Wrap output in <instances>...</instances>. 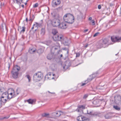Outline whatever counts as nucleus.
I'll return each mask as SVG.
<instances>
[{
	"label": "nucleus",
	"mask_w": 121,
	"mask_h": 121,
	"mask_svg": "<svg viewBox=\"0 0 121 121\" xmlns=\"http://www.w3.org/2000/svg\"><path fill=\"white\" fill-rule=\"evenodd\" d=\"M25 28L24 27H21L20 26L18 27V30L21 33H23L25 30Z\"/></svg>",
	"instance_id": "obj_19"
},
{
	"label": "nucleus",
	"mask_w": 121,
	"mask_h": 121,
	"mask_svg": "<svg viewBox=\"0 0 121 121\" xmlns=\"http://www.w3.org/2000/svg\"><path fill=\"white\" fill-rule=\"evenodd\" d=\"M64 37L61 35H56L53 36V38L55 41H59L61 42Z\"/></svg>",
	"instance_id": "obj_6"
},
{
	"label": "nucleus",
	"mask_w": 121,
	"mask_h": 121,
	"mask_svg": "<svg viewBox=\"0 0 121 121\" xmlns=\"http://www.w3.org/2000/svg\"><path fill=\"white\" fill-rule=\"evenodd\" d=\"M103 25H104V26H105L106 27L107 26V25L105 23Z\"/></svg>",
	"instance_id": "obj_54"
},
{
	"label": "nucleus",
	"mask_w": 121,
	"mask_h": 121,
	"mask_svg": "<svg viewBox=\"0 0 121 121\" xmlns=\"http://www.w3.org/2000/svg\"><path fill=\"white\" fill-rule=\"evenodd\" d=\"M38 5V3H36L33 5V7L34 8H35L37 7Z\"/></svg>",
	"instance_id": "obj_41"
},
{
	"label": "nucleus",
	"mask_w": 121,
	"mask_h": 121,
	"mask_svg": "<svg viewBox=\"0 0 121 121\" xmlns=\"http://www.w3.org/2000/svg\"><path fill=\"white\" fill-rule=\"evenodd\" d=\"M4 91V89L3 88H0V94H2L3 93Z\"/></svg>",
	"instance_id": "obj_39"
},
{
	"label": "nucleus",
	"mask_w": 121,
	"mask_h": 121,
	"mask_svg": "<svg viewBox=\"0 0 121 121\" xmlns=\"http://www.w3.org/2000/svg\"><path fill=\"white\" fill-rule=\"evenodd\" d=\"M77 119L78 121H83L87 120L86 118L82 116H78L77 118Z\"/></svg>",
	"instance_id": "obj_15"
},
{
	"label": "nucleus",
	"mask_w": 121,
	"mask_h": 121,
	"mask_svg": "<svg viewBox=\"0 0 121 121\" xmlns=\"http://www.w3.org/2000/svg\"><path fill=\"white\" fill-rule=\"evenodd\" d=\"M91 21L92 22V25H95V21L93 20H92Z\"/></svg>",
	"instance_id": "obj_48"
},
{
	"label": "nucleus",
	"mask_w": 121,
	"mask_h": 121,
	"mask_svg": "<svg viewBox=\"0 0 121 121\" xmlns=\"http://www.w3.org/2000/svg\"><path fill=\"white\" fill-rule=\"evenodd\" d=\"M88 30L87 29L85 30H84V31L85 32H86L87 31H88Z\"/></svg>",
	"instance_id": "obj_52"
},
{
	"label": "nucleus",
	"mask_w": 121,
	"mask_h": 121,
	"mask_svg": "<svg viewBox=\"0 0 121 121\" xmlns=\"http://www.w3.org/2000/svg\"><path fill=\"white\" fill-rule=\"evenodd\" d=\"M99 34V32H97V33H95L94 35V37H95L97 36L98 34Z\"/></svg>",
	"instance_id": "obj_46"
},
{
	"label": "nucleus",
	"mask_w": 121,
	"mask_h": 121,
	"mask_svg": "<svg viewBox=\"0 0 121 121\" xmlns=\"http://www.w3.org/2000/svg\"><path fill=\"white\" fill-rule=\"evenodd\" d=\"M63 50L66 51H67V53L68 54L69 52V50L68 48H63Z\"/></svg>",
	"instance_id": "obj_40"
},
{
	"label": "nucleus",
	"mask_w": 121,
	"mask_h": 121,
	"mask_svg": "<svg viewBox=\"0 0 121 121\" xmlns=\"http://www.w3.org/2000/svg\"><path fill=\"white\" fill-rule=\"evenodd\" d=\"M80 56V54L79 53H76V57H78Z\"/></svg>",
	"instance_id": "obj_49"
},
{
	"label": "nucleus",
	"mask_w": 121,
	"mask_h": 121,
	"mask_svg": "<svg viewBox=\"0 0 121 121\" xmlns=\"http://www.w3.org/2000/svg\"><path fill=\"white\" fill-rule=\"evenodd\" d=\"M53 78H54L52 77V79H53Z\"/></svg>",
	"instance_id": "obj_63"
},
{
	"label": "nucleus",
	"mask_w": 121,
	"mask_h": 121,
	"mask_svg": "<svg viewBox=\"0 0 121 121\" xmlns=\"http://www.w3.org/2000/svg\"><path fill=\"white\" fill-rule=\"evenodd\" d=\"M52 33L54 35H56L57 32V30L56 29H53L52 30Z\"/></svg>",
	"instance_id": "obj_32"
},
{
	"label": "nucleus",
	"mask_w": 121,
	"mask_h": 121,
	"mask_svg": "<svg viewBox=\"0 0 121 121\" xmlns=\"http://www.w3.org/2000/svg\"><path fill=\"white\" fill-rule=\"evenodd\" d=\"M26 76L28 79L29 82H30L31 80V78L30 76L29 75H26Z\"/></svg>",
	"instance_id": "obj_38"
},
{
	"label": "nucleus",
	"mask_w": 121,
	"mask_h": 121,
	"mask_svg": "<svg viewBox=\"0 0 121 121\" xmlns=\"http://www.w3.org/2000/svg\"><path fill=\"white\" fill-rule=\"evenodd\" d=\"M9 117H4L3 118V119H8V118H9Z\"/></svg>",
	"instance_id": "obj_53"
},
{
	"label": "nucleus",
	"mask_w": 121,
	"mask_h": 121,
	"mask_svg": "<svg viewBox=\"0 0 121 121\" xmlns=\"http://www.w3.org/2000/svg\"><path fill=\"white\" fill-rule=\"evenodd\" d=\"M49 114L48 113H43L42 114V116L43 117H49Z\"/></svg>",
	"instance_id": "obj_27"
},
{
	"label": "nucleus",
	"mask_w": 121,
	"mask_h": 121,
	"mask_svg": "<svg viewBox=\"0 0 121 121\" xmlns=\"http://www.w3.org/2000/svg\"><path fill=\"white\" fill-rule=\"evenodd\" d=\"M89 81H88V80H86L85 81V83H82V86H83L85 85Z\"/></svg>",
	"instance_id": "obj_45"
},
{
	"label": "nucleus",
	"mask_w": 121,
	"mask_h": 121,
	"mask_svg": "<svg viewBox=\"0 0 121 121\" xmlns=\"http://www.w3.org/2000/svg\"><path fill=\"white\" fill-rule=\"evenodd\" d=\"M8 95L7 92H4L2 93L1 97H0V106H1L2 103L3 104L6 102L8 99H9Z\"/></svg>",
	"instance_id": "obj_2"
},
{
	"label": "nucleus",
	"mask_w": 121,
	"mask_h": 121,
	"mask_svg": "<svg viewBox=\"0 0 121 121\" xmlns=\"http://www.w3.org/2000/svg\"><path fill=\"white\" fill-rule=\"evenodd\" d=\"M64 20L66 22L72 23L74 22V17L70 13H67L63 17Z\"/></svg>",
	"instance_id": "obj_1"
},
{
	"label": "nucleus",
	"mask_w": 121,
	"mask_h": 121,
	"mask_svg": "<svg viewBox=\"0 0 121 121\" xmlns=\"http://www.w3.org/2000/svg\"><path fill=\"white\" fill-rule=\"evenodd\" d=\"M37 22H35V23L33 25L34 26V28H38V27L37 26Z\"/></svg>",
	"instance_id": "obj_44"
},
{
	"label": "nucleus",
	"mask_w": 121,
	"mask_h": 121,
	"mask_svg": "<svg viewBox=\"0 0 121 121\" xmlns=\"http://www.w3.org/2000/svg\"><path fill=\"white\" fill-rule=\"evenodd\" d=\"M34 27H34V26L33 25V27H32V28H31L32 29H33L34 28Z\"/></svg>",
	"instance_id": "obj_56"
},
{
	"label": "nucleus",
	"mask_w": 121,
	"mask_h": 121,
	"mask_svg": "<svg viewBox=\"0 0 121 121\" xmlns=\"http://www.w3.org/2000/svg\"><path fill=\"white\" fill-rule=\"evenodd\" d=\"M99 103V100L98 99L94 100L92 102V104L95 105H96L98 104Z\"/></svg>",
	"instance_id": "obj_30"
},
{
	"label": "nucleus",
	"mask_w": 121,
	"mask_h": 121,
	"mask_svg": "<svg viewBox=\"0 0 121 121\" xmlns=\"http://www.w3.org/2000/svg\"><path fill=\"white\" fill-rule=\"evenodd\" d=\"M48 92L49 93H53V94H54V93H51L50 92H49V91H48Z\"/></svg>",
	"instance_id": "obj_61"
},
{
	"label": "nucleus",
	"mask_w": 121,
	"mask_h": 121,
	"mask_svg": "<svg viewBox=\"0 0 121 121\" xmlns=\"http://www.w3.org/2000/svg\"><path fill=\"white\" fill-rule=\"evenodd\" d=\"M45 28H42L40 30V34L42 36H43L45 34Z\"/></svg>",
	"instance_id": "obj_23"
},
{
	"label": "nucleus",
	"mask_w": 121,
	"mask_h": 121,
	"mask_svg": "<svg viewBox=\"0 0 121 121\" xmlns=\"http://www.w3.org/2000/svg\"><path fill=\"white\" fill-rule=\"evenodd\" d=\"M110 6H112V4H110Z\"/></svg>",
	"instance_id": "obj_59"
},
{
	"label": "nucleus",
	"mask_w": 121,
	"mask_h": 121,
	"mask_svg": "<svg viewBox=\"0 0 121 121\" xmlns=\"http://www.w3.org/2000/svg\"><path fill=\"white\" fill-rule=\"evenodd\" d=\"M100 114L97 112H95L92 114V116L94 117H96L97 116H99L100 115Z\"/></svg>",
	"instance_id": "obj_29"
},
{
	"label": "nucleus",
	"mask_w": 121,
	"mask_h": 121,
	"mask_svg": "<svg viewBox=\"0 0 121 121\" xmlns=\"http://www.w3.org/2000/svg\"><path fill=\"white\" fill-rule=\"evenodd\" d=\"M85 109V106L83 105H79L78 106V108L76 109V111L78 112L82 111V110Z\"/></svg>",
	"instance_id": "obj_13"
},
{
	"label": "nucleus",
	"mask_w": 121,
	"mask_h": 121,
	"mask_svg": "<svg viewBox=\"0 0 121 121\" xmlns=\"http://www.w3.org/2000/svg\"><path fill=\"white\" fill-rule=\"evenodd\" d=\"M91 112H90V113H88V114H91Z\"/></svg>",
	"instance_id": "obj_62"
},
{
	"label": "nucleus",
	"mask_w": 121,
	"mask_h": 121,
	"mask_svg": "<svg viewBox=\"0 0 121 121\" xmlns=\"http://www.w3.org/2000/svg\"><path fill=\"white\" fill-rule=\"evenodd\" d=\"M35 18V16L34 15H33L31 17V16H30V18L29 20V21H31V22L33 21L34 20V19Z\"/></svg>",
	"instance_id": "obj_31"
},
{
	"label": "nucleus",
	"mask_w": 121,
	"mask_h": 121,
	"mask_svg": "<svg viewBox=\"0 0 121 121\" xmlns=\"http://www.w3.org/2000/svg\"><path fill=\"white\" fill-rule=\"evenodd\" d=\"M88 44H87L85 46V47L86 48L88 47Z\"/></svg>",
	"instance_id": "obj_57"
},
{
	"label": "nucleus",
	"mask_w": 121,
	"mask_h": 121,
	"mask_svg": "<svg viewBox=\"0 0 121 121\" xmlns=\"http://www.w3.org/2000/svg\"><path fill=\"white\" fill-rule=\"evenodd\" d=\"M37 25L38 27H41L42 25L41 23H37Z\"/></svg>",
	"instance_id": "obj_43"
},
{
	"label": "nucleus",
	"mask_w": 121,
	"mask_h": 121,
	"mask_svg": "<svg viewBox=\"0 0 121 121\" xmlns=\"http://www.w3.org/2000/svg\"><path fill=\"white\" fill-rule=\"evenodd\" d=\"M61 42L66 46H68L69 44V40L66 37L64 38Z\"/></svg>",
	"instance_id": "obj_9"
},
{
	"label": "nucleus",
	"mask_w": 121,
	"mask_h": 121,
	"mask_svg": "<svg viewBox=\"0 0 121 121\" xmlns=\"http://www.w3.org/2000/svg\"><path fill=\"white\" fill-rule=\"evenodd\" d=\"M35 49L33 48H30L29 49V52L30 53L33 54L35 52Z\"/></svg>",
	"instance_id": "obj_22"
},
{
	"label": "nucleus",
	"mask_w": 121,
	"mask_h": 121,
	"mask_svg": "<svg viewBox=\"0 0 121 121\" xmlns=\"http://www.w3.org/2000/svg\"><path fill=\"white\" fill-rule=\"evenodd\" d=\"M52 75L53 76H54L55 75L54 74H52V73H48L45 76V79H46L47 78V79H51V78H50V76Z\"/></svg>",
	"instance_id": "obj_21"
},
{
	"label": "nucleus",
	"mask_w": 121,
	"mask_h": 121,
	"mask_svg": "<svg viewBox=\"0 0 121 121\" xmlns=\"http://www.w3.org/2000/svg\"><path fill=\"white\" fill-rule=\"evenodd\" d=\"M109 114L107 113L105 116V117L106 119H108L110 118V116H109Z\"/></svg>",
	"instance_id": "obj_34"
},
{
	"label": "nucleus",
	"mask_w": 121,
	"mask_h": 121,
	"mask_svg": "<svg viewBox=\"0 0 121 121\" xmlns=\"http://www.w3.org/2000/svg\"><path fill=\"white\" fill-rule=\"evenodd\" d=\"M63 112L60 111H58L56 112H54L53 113V115H55V117H59L62 114Z\"/></svg>",
	"instance_id": "obj_18"
},
{
	"label": "nucleus",
	"mask_w": 121,
	"mask_h": 121,
	"mask_svg": "<svg viewBox=\"0 0 121 121\" xmlns=\"http://www.w3.org/2000/svg\"><path fill=\"white\" fill-rule=\"evenodd\" d=\"M26 21L27 22H28V18H26Z\"/></svg>",
	"instance_id": "obj_55"
},
{
	"label": "nucleus",
	"mask_w": 121,
	"mask_h": 121,
	"mask_svg": "<svg viewBox=\"0 0 121 121\" xmlns=\"http://www.w3.org/2000/svg\"><path fill=\"white\" fill-rule=\"evenodd\" d=\"M62 54L61 55L60 57H62Z\"/></svg>",
	"instance_id": "obj_60"
},
{
	"label": "nucleus",
	"mask_w": 121,
	"mask_h": 121,
	"mask_svg": "<svg viewBox=\"0 0 121 121\" xmlns=\"http://www.w3.org/2000/svg\"><path fill=\"white\" fill-rule=\"evenodd\" d=\"M43 74L41 72L35 73L34 75L33 79L35 81H39L43 78Z\"/></svg>",
	"instance_id": "obj_3"
},
{
	"label": "nucleus",
	"mask_w": 121,
	"mask_h": 121,
	"mask_svg": "<svg viewBox=\"0 0 121 121\" xmlns=\"http://www.w3.org/2000/svg\"><path fill=\"white\" fill-rule=\"evenodd\" d=\"M56 65L54 64H52L50 66V68L52 69V71H54L55 69L56 68Z\"/></svg>",
	"instance_id": "obj_28"
},
{
	"label": "nucleus",
	"mask_w": 121,
	"mask_h": 121,
	"mask_svg": "<svg viewBox=\"0 0 121 121\" xmlns=\"http://www.w3.org/2000/svg\"><path fill=\"white\" fill-rule=\"evenodd\" d=\"M14 90L11 88L9 89L8 91V95H9V99L12 98L13 97H14V95H16L14 93Z\"/></svg>",
	"instance_id": "obj_8"
},
{
	"label": "nucleus",
	"mask_w": 121,
	"mask_h": 121,
	"mask_svg": "<svg viewBox=\"0 0 121 121\" xmlns=\"http://www.w3.org/2000/svg\"><path fill=\"white\" fill-rule=\"evenodd\" d=\"M20 89L18 88H17L16 89V91H15L14 90V93L16 95H14V97H15L18 94H19V93L20 92Z\"/></svg>",
	"instance_id": "obj_20"
},
{
	"label": "nucleus",
	"mask_w": 121,
	"mask_h": 121,
	"mask_svg": "<svg viewBox=\"0 0 121 121\" xmlns=\"http://www.w3.org/2000/svg\"><path fill=\"white\" fill-rule=\"evenodd\" d=\"M1 7V5L0 4V8Z\"/></svg>",
	"instance_id": "obj_64"
},
{
	"label": "nucleus",
	"mask_w": 121,
	"mask_h": 121,
	"mask_svg": "<svg viewBox=\"0 0 121 121\" xmlns=\"http://www.w3.org/2000/svg\"><path fill=\"white\" fill-rule=\"evenodd\" d=\"M43 51L42 49H38L37 51L38 53L39 54L43 52Z\"/></svg>",
	"instance_id": "obj_35"
},
{
	"label": "nucleus",
	"mask_w": 121,
	"mask_h": 121,
	"mask_svg": "<svg viewBox=\"0 0 121 121\" xmlns=\"http://www.w3.org/2000/svg\"><path fill=\"white\" fill-rule=\"evenodd\" d=\"M101 6L100 5H99L98 6V8L99 9H101Z\"/></svg>",
	"instance_id": "obj_50"
},
{
	"label": "nucleus",
	"mask_w": 121,
	"mask_h": 121,
	"mask_svg": "<svg viewBox=\"0 0 121 121\" xmlns=\"http://www.w3.org/2000/svg\"><path fill=\"white\" fill-rule=\"evenodd\" d=\"M84 18L83 16L82 13L80 12V15L78 16V18L79 20L81 19H82Z\"/></svg>",
	"instance_id": "obj_25"
},
{
	"label": "nucleus",
	"mask_w": 121,
	"mask_h": 121,
	"mask_svg": "<svg viewBox=\"0 0 121 121\" xmlns=\"http://www.w3.org/2000/svg\"><path fill=\"white\" fill-rule=\"evenodd\" d=\"M113 108L116 110L118 111H119L120 110V108L118 106H113Z\"/></svg>",
	"instance_id": "obj_33"
},
{
	"label": "nucleus",
	"mask_w": 121,
	"mask_h": 121,
	"mask_svg": "<svg viewBox=\"0 0 121 121\" xmlns=\"http://www.w3.org/2000/svg\"><path fill=\"white\" fill-rule=\"evenodd\" d=\"M13 1L14 3L15 2V1H16V3L20 6V5L22 2V0H13Z\"/></svg>",
	"instance_id": "obj_26"
},
{
	"label": "nucleus",
	"mask_w": 121,
	"mask_h": 121,
	"mask_svg": "<svg viewBox=\"0 0 121 121\" xmlns=\"http://www.w3.org/2000/svg\"><path fill=\"white\" fill-rule=\"evenodd\" d=\"M51 14L54 17H56V14L54 13V11H53V12L51 13Z\"/></svg>",
	"instance_id": "obj_42"
},
{
	"label": "nucleus",
	"mask_w": 121,
	"mask_h": 121,
	"mask_svg": "<svg viewBox=\"0 0 121 121\" xmlns=\"http://www.w3.org/2000/svg\"><path fill=\"white\" fill-rule=\"evenodd\" d=\"M20 69V68L19 66L16 65H14L12 71L19 72Z\"/></svg>",
	"instance_id": "obj_14"
},
{
	"label": "nucleus",
	"mask_w": 121,
	"mask_h": 121,
	"mask_svg": "<svg viewBox=\"0 0 121 121\" xmlns=\"http://www.w3.org/2000/svg\"><path fill=\"white\" fill-rule=\"evenodd\" d=\"M27 102L29 104H32L35 101V99H30L27 100Z\"/></svg>",
	"instance_id": "obj_24"
},
{
	"label": "nucleus",
	"mask_w": 121,
	"mask_h": 121,
	"mask_svg": "<svg viewBox=\"0 0 121 121\" xmlns=\"http://www.w3.org/2000/svg\"><path fill=\"white\" fill-rule=\"evenodd\" d=\"M97 75V73H95L92 74L90 76V78H89L88 79V81H91L92 79H94L95 77H96Z\"/></svg>",
	"instance_id": "obj_17"
},
{
	"label": "nucleus",
	"mask_w": 121,
	"mask_h": 121,
	"mask_svg": "<svg viewBox=\"0 0 121 121\" xmlns=\"http://www.w3.org/2000/svg\"><path fill=\"white\" fill-rule=\"evenodd\" d=\"M62 67L63 69H66L68 68V66L66 65V64H65V65H62Z\"/></svg>",
	"instance_id": "obj_37"
},
{
	"label": "nucleus",
	"mask_w": 121,
	"mask_h": 121,
	"mask_svg": "<svg viewBox=\"0 0 121 121\" xmlns=\"http://www.w3.org/2000/svg\"><path fill=\"white\" fill-rule=\"evenodd\" d=\"M12 74L13 77L14 78H17L19 74L18 72L12 71Z\"/></svg>",
	"instance_id": "obj_12"
},
{
	"label": "nucleus",
	"mask_w": 121,
	"mask_h": 121,
	"mask_svg": "<svg viewBox=\"0 0 121 121\" xmlns=\"http://www.w3.org/2000/svg\"><path fill=\"white\" fill-rule=\"evenodd\" d=\"M22 6L23 8L24 7V5H22Z\"/></svg>",
	"instance_id": "obj_58"
},
{
	"label": "nucleus",
	"mask_w": 121,
	"mask_h": 121,
	"mask_svg": "<svg viewBox=\"0 0 121 121\" xmlns=\"http://www.w3.org/2000/svg\"><path fill=\"white\" fill-rule=\"evenodd\" d=\"M52 24L54 27H59L60 24V21L58 19H54L52 20Z\"/></svg>",
	"instance_id": "obj_5"
},
{
	"label": "nucleus",
	"mask_w": 121,
	"mask_h": 121,
	"mask_svg": "<svg viewBox=\"0 0 121 121\" xmlns=\"http://www.w3.org/2000/svg\"><path fill=\"white\" fill-rule=\"evenodd\" d=\"M67 27L66 24L65 22L60 23L58 28L62 29H65Z\"/></svg>",
	"instance_id": "obj_10"
},
{
	"label": "nucleus",
	"mask_w": 121,
	"mask_h": 121,
	"mask_svg": "<svg viewBox=\"0 0 121 121\" xmlns=\"http://www.w3.org/2000/svg\"><path fill=\"white\" fill-rule=\"evenodd\" d=\"M111 39L112 42H119L121 41V36H112L111 37Z\"/></svg>",
	"instance_id": "obj_7"
},
{
	"label": "nucleus",
	"mask_w": 121,
	"mask_h": 121,
	"mask_svg": "<svg viewBox=\"0 0 121 121\" xmlns=\"http://www.w3.org/2000/svg\"><path fill=\"white\" fill-rule=\"evenodd\" d=\"M55 45L57 47V48H60V44L58 42H56L55 43Z\"/></svg>",
	"instance_id": "obj_36"
},
{
	"label": "nucleus",
	"mask_w": 121,
	"mask_h": 121,
	"mask_svg": "<svg viewBox=\"0 0 121 121\" xmlns=\"http://www.w3.org/2000/svg\"><path fill=\"white\" fill-rule=\"evenodd\" d=\"M55 56L54 53H51L49 54L47 56L48 59L51 60Z\"/></svg>",
	"instance_id": "obj_16"
},
{
	"label": "nucleus",
	"mask_w": 121,
	"mask_h": 121,
	"mask_svg": "<svg viewBox=\"0 0 121 121\" xmlns=\"http://www.w3.org/2000/svg\"><path fill=\"white\" fill-rule=\"evenodd\" d=\"M92 18L91 17H90L89 18V20H92Z\"/></svg>",
	"instance_id": "obj_51"
},
{
	"label": "nucleus",
	"mask_w": 121,
	"mask_h": 121,
	"mask_svg": "<svg viewBox=\"0 0 121 121\" xmlns=\"http://www.w3.org/2000/svg\"><path fill=\"white\" fill-rule=\"evenodd\" d=\"M88 96V95L87 94H85L84 95L83 98L84 99L86 98Z\"/></svg>",
	"instance_id": "obj_47"
},
{
	"label": "nucleus",
	"mask_w": 121,
	"mask_h": 121,
	"mask_svg": "<svg viewBox=\"0 0 121 121\" xmlns=\"http://www.w3.org/2000/svg\"><path fill=\"white\" fill-rule=\"evenodd\" d=\"M108 40L107 39H103L102 42H101L98 45V47L99 48L102 47L105 48L107 47L109 45Z\"/></svg>",
	"instance_id": "obj_4"
},
{
	"label": "nucleus",
	"mask_w": 121,
	"mask_h": 121,
	"mask_svg": "<svg viewBox=\"0 0 121 121\" xmlns=\"http://www.w3.org/2000/svg\"><path fill=\"white\" fill-rule=\"evenodd\" d=\"M60 3V0H53L52 2V5L53 6H54L59 4Z\"/></svg>",
	"instance_id": "obj_11"
}]
</instances>
